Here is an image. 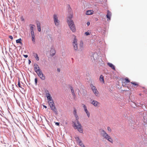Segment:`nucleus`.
I'll use <instances>...</instances> for the list:
<instances>
[{
  "instance_id": "2",
  "label": "nucleus",
  "mask_w": 147,
  "mask_h": 147,
  "mask_svg": "<svg viewBox=\"0 0 147 147\" xmlns=\"http://www.w3.org/2000/svg\"><path fill=\"white\" fill-rule=\"evenodd\" d=\"M76 118V122H73L74 127L75 129H77L78 131L81 133L83 132V129L82 128L81 124L78 121L79 117L77 114L74 115Z\"/></svg>"
},
{
  "instance_id": "26",
  "label": "nucleus",
  "mask_w": 147,
  "mask_h": 147,
  "mask_svg": "<svg viewBox=\"0 0 147 147\" xmlns=\"http://www.w3.org/2000/svg\"><path fill=\"white\" fill-rule=\"evenodd\" d=\"M78 144L80 146H81L82 147H85V146H84V145H83V144L82 143V141H80L79 142Z\"/></svg>"
},
{
  "instance_id": "21",
  "label": "nucleus",
  "mask_w": 147,
  "mask_h": 147,
  "mask_svg": "<svg viewBox=\"0 0 147 147\" xmlns=\"http://www.w3.org/2000/svg\"><path fill=\"white\" fill-rule=\"evenodd\" d=\"M99 80L100 82H102L103 83H104V77L102 75H101L100 76Z\"/></svg>"
},
{
  "instance_id": "5",
  "label": "nucleus",
  "mask_w": 147,
  "mask_h": 147,
  "mask_svg": "<svg viewBox=\"0 0 147 147\" xmlns=\"http://www.w3.org/2000/svg\"><path fill=\"white\" fill-rule=\"evenodd\" d=\"M53 19L54 23L56 26H58L60 22V21L58 19V16L56 14L53 15Z\"/></svg>"
},
{
  "instance_id": "22",
  "label": "nucleus",
  "mask_w": 147,
  "mask_h": 147,
  "mask_svg": "<svg viewBox=\"0 0 147 147\" xmlns=\"http://www.w3.org/2000/svg\"><path fill=\"white\" fill-rule=\"evenodd\" d=\"M82 105H83V107L84 108V111H85V112L86 113L87 111H88L85 105L84 104H83Z\"/></svg>"
},
{
  "instance_id": "4",
  "label": "nucleus",
  "mask_w": 147,
  "mask_h": 147,
  "mask_svg": "<svg viewBox=\"0 0 147 147\" xmlns=\"http://www.w3.org/2000/svg\"><path fill=\"white\" fill-rule=\"evenodd\" d=\"M102 137L111 143H113V139L107 133H105L104 135H103Z\"/></svg>"
},
{
  "instance_id": "16",
  "label": "nucleus",
  "mask_w": 147,
  "mask_h": 147,
  "mask_svg": "<svg viewBox=\"0 0 147 147\" xmlns=\"http://www.w3.org/2000/svg\"><path fill=\"white\" fill-rule=\"evenodd\" d=\"M36 24L38 31L39 32H40L41 30V28L40 27V23L39 22H38Z\"/></svg>"
},
{
  "instance_id": "11",
  "label": "nucleus",
  "mask_w": 147,
  "mask_h": 147,
  "mask_svg": "<svg viewBox=\"0 0 147 147\" xmlns=\"http://www.w3.org/2000/svg\"><path fill=\"white\" fill-rule=\"evenodd\" d=\"M73 16V13L72 12L71 13L69 14L67 18V22H68V21H73L71 19L72 18Z\"/></svg>"
},
{
  "instance_id": "40",
  "label": "nucleus",
  "mask_w": 147,
  "mask_h": 147,
  "mask_svg": "<svg viewBox=\"0 0 147 147\" xmlns=\"http://www.w3.org/2000/svg\"><path fill=\"white\" fill-rule=\"evenodd\" d=\"M139 95L140 96H141V95H142V94H141L140 93V94H139Z\"/></svg>"
},
{
  "instance_id": "33",
  "label": "nucleus",
  "mask_w": 147,
  "mask_h": 147,
  "mask_svg": "<svg viewBox=\"0 0 147 147\" xmlns=\"http://www.w3.org/2000/svg\"><path fill=\"white\" fill-rule=\"evenodd\" d=\"M35 84L36 85L37 84V79L36 78H35Z\"/></svg>"
},
{
  "instance_id": "39",
  "label": "nucleus",
  "mask_w": 147,
  "mask_h": 147,
  "mask_svg": "<svg viewBox=\"0 0 147 147\" xmlns=\"http://www.w3.org/2000/svg\"><path fill=\"white\" fill-rule=\"evenodd\" d=\"M57 71L59 72L60 71V70L59 69H57Z\"/></svg>"
},
{
  "instance_id": "29",
  "label": "nucleus",
  "mask_w": 147,
  "mask_h": 147,
  "mask_svg": "<svg viewBox=\"0 0 147 147\" xmlns=\"http://www.w3.org/2000/svg\"><path fill=\"white\" fill-rule=\"evenodd\" d=\"M87 115V116L88 118H89L90 117V113L88 111H87L86 113Z\"/></svg>"
},
{
  "instance_id": "1",
  "label": "nucleus",
  "mask_w": 147,
  "mask_h": 147,
  "mask_svg": "<svg viewBox=\"0 0 147 147\" xmlns=\"http://www.w3.org/2000/svg\"><path fill=\"white\" fill-rule=\"evenodd\" d=\"M46 95L49 105L51 109L56 114H57V111L56 108L55 106V103L51 96V95L48 91H46Z\"/></svg>"
},
{
  "instance_id": "44",
  "label": "nucleus",
  "mask_w": 147,
  "mask_h": 147,
  "mask_svg": "<svg viewBox=\"0 0 147 147\" xmlns=\"http://www.w3.org/2000/svg\"><path fill=\"white\" fill-rule=\"evenodd\" d=\"M98 18H97V19H96V20H97Z\"/></svg>"
},
{
  "instance_id": "37",
  "label": "nucleus",
  "mask_w": 147,
  "mask_h": 147,
  "mask_svg": "<svg viewBox=\"0 0 147 147\" xmlns=\"http://www.w3.org/2000/svg\"><path fill=\"white\" fill-rule=\"evenodd\" d=\"M56 124L57 125H59V123L58 122L56 123Z\"/></svg>"
},
{
  "instance_id": "9",
  "label": "nucleus",
  "mask_w": 147,
  "mask_h": 147,
  "mask_svg": "<svg viewBox=\"0 0 147 147\" xmlns=\"http://www.w3.org/2000/svg\"><path fill=\"white\" fill-rule=\"evenodd\" d=\"M38 76L42 80H45V76L43 74L42 71H39V72L37 73Z\"/></svg>"
},
{
  "instance_id": "10",
  "label": "nucleus",
  "mask_w": 147,
  "mask_h": 147,
  "mask_svg": "<svg viewBox=\"0 0 147 147\" xmlns=\"http://www.w3.org/2000/svg\"><path fill=\"white\" fill-rule=\"evenodd\" d=\"M111 12L109 10L107 11V13L106 15L107 18V20L109 21L111 20Z\"/></svg>"
},
{
  "instance_id": "45",
  "label": "nucleus",
  "mask_w": 147,
  "mask_h": 147,
  "mask_svg": "<svg viewBox=\"0 0 147 147\" xmlns=\"http://www.w3.org/2000/svg\"><path fill=\"white\" fill-rule=\"evenodd\" d=\"M98 18H97V19H96V20H97Z\"/></svg>"
},
{
  "instance_id": "24",
  "label": "nucleus",
  "mask_w": 147,
  "mask_h": 147,
  "mask_svg": "<svg viewBox=\"0 0 147 147\" xmlns=\"http://www.w3.org/2000/svg\"><path fill=\"white\" fill-rule=\"evenodd\" d=\"M75 140L78 143L81 141L79 138L78 137H77L75 138Z\"/></svg>"
},
{
  "instance_id": "28",
  "label": "nucleus",
  "mask_w": 147,
  "mask_h": 147,
  "mask_svg": "<svg viewBox=\"0 0 147 147\" xmlns=\"http://www.w3.org/2000/svg\"><path fill=\"white\" fill-rule=\"evenodd\" d=\"M73 113L74 115H76V114H77L76 110V109H74V111H73Z\"/></svg>"
},
{
  "instance_id": "23",
  "label": "nucleus",
  "mask_w": 147,
  "mask_h": 147,
  "mask_svg": "<svg viewBox=\"0 0 147 147\" xmlns=\"http://www.w3.org/2000/svg\"><path fill=\"white\" fill-rule=\"evenodd\" d=\"M125 81L124 82V83L127 84L128 83L130 82V81L127 78H126L125 80Z\"/></svg>"
},
{
  "instance_id": "27",
  "label": "nucleus",
  "mask_w": 147,
  "mask_h": 147,
  "mask_svg": "<svg viewBox=\"0 0 147 147\" xmlns=\"http://www.w3.org/2000/svg\"><path fill=\"white\" fill-rule=\"evenodd\" d=\"M131 83L133 84V85L137 87L138 86V84L136 82H131Z\"/></svg>"
},
{
  "instance_id": "34",
  "label": "nucleus",
  "mask_w": 147,
  "mask_h": 147,
  "mask_svg": "<svg viewBox=\"0 0 147 147\" xmlns=\"http://www.w3.org/2000/svg\"><path fill=\"white\" fill-rule=\"evenodd\" d=\"M9 38L11 40H12L13 39V37L12 36H9Z\"/></svg>"
},
{
  "instance_id": "6",
  "label": "nucleus",
  "mask_w": 147,
  "mask_h": 147,
  "mask_svg": "<svg viewBox=\"0 0 147 147\" xmlns=\"http://www.w3.org/2000/svg\"><path fill=\"white\" fill-rule=\"evenodd\" d=\"M74 36V39L73 42V45L74 49L76 51H77L78 50V46H77V39L76 38V36Z\"/></svg>"
},
{
  "instance_id": "19",
  "label": "nucleus",
  "mask_w": 147,
  "mask_h": 147,
  "mask_svg": "<svg viewBox=\"0 0 147 147\" xmlns=\"http://www.w3.org/2000/svg\"><path fill=\"white\" fill-rule=\"evenodd\" d=\"M30 29L31 30V32H34V27L35 26L34 25L30 24Z\"/></svg>"
},
{
  "instance_id": "43",
  "label": "nucleus",
  "mask_w": 147,
  "mask_h": 147,
  "mask_svg": "<svg viewBox=\"0 0 147 147\" xmlns=\"http://www.w3.org/2000/svg\"><path fill=\"white\" fill-rule=\"evenodd\" d=\"M29 62H31L29 60Z\"/></svg>"
},
{
  "instance_id": "18",
  "label": "nucleus",
  "mask_w": 147,
  "mask_h": 147,
  "mask_svg": "<svg viewBox=\"0 0 147 147\" xmlns=\"http://www.w3.org/2000/svg\"><path fill=\"white\" fill-rule=\"evenodd\" d=\"M70 89L71 90V93L72 94L74 97H75L76 96V95L75 94L74 91L73 89V87L71 86L70 87Z\"/></svg>"
},
{
  "instance_id": "13",
  "label": "nucleus",
  "mask_w": 147,
  "mask_h": 147,
  "mask_svg": "<svg viewBox=\"0 0 147 147\" xmlns=\"http://www.w3.org/2000/svg\"><path fill=\"white\" fill-rule=\"evenodd\" d=\"M99 131L100 135L102 137L103 136V135H104L106 133V132L102 129H100Z\"/></svg>"
},
{
  "instance_id": "35",
  "label": "nucleus",
  "mask_w": 147,
  "mask_h": 147,
  "mask_svg": "<svg viewBox=\"0 0 147 147\" xmlns=\"http://www.w3.org/2000/svg\"><path fill=\"white\" fill-rule=\"evenodd\" d=\"M23 56L25 58H27L28 57V55H24Z\"/></svg>"
},
{
  "instance_id": "12",
  "label": "nucleus",
  "mask_w": 147,
  "mask_h": 147,
  "mask_svg": "<svg viewBox=\"0 0 147 147\" xmlns=\"http://www.w3.org/2000/svg\"><path fill=\"white\" fill-rule=\"evenodd\" d=\"M91 103L95 107H97L100 104L98 102L95 100H93Z\"/></svg>"
},
{
  "instance_id": "25",
  "label": "nucleus",
  "mask_w": 147,
  "mask_h": 147,
  "mask_svg": "<svg viewBox=\"0 0 147 147\" xmlns=\"http://www.w3.org/2000/svg\"><path fill=\"white\" fill-rule=\"evenodd\" d=\"M16 42L17 43H22V39L21 38H19L18 40H16Z\"/></svg>"
},
{
  "instance_id": "14",
  "label": "nucleus",
  "mask_w": 147,
  "mask_h": 147,
  "mask_svg": "<svg viewBox=\"0 0 147 147\" xmlns=\"http://www.w3.org/2000/svg\"><path fill=\"white\" fill-rule=\"evenodd\" d=\"M31 36H32V42L33 43H34L35 42V39L34 38L35 37V35L34 33V32H31Z\"/></svg>"
},
{
  "instance_id": "31",
  "label": "nucleus",
  "mask_w": 147,
  "mask_h": 147,
  "mask_svg": "<svg viewBox=\"0 0 147 147\" xmlns=\"http://www.w3.org/2000/svg\"><path fill=\"white\" fill-rule=\"evenodd\" d=\"M107 130L109 132H111V129L109 127H108L107 128Z\"/></svg>"
},
{
  "instance_id": "20",
  "label": "nucleus",
  "mask_w": 147,
  "mask_h": 147,
  "mask_svg": "<svg viewBox=\"0 0 147 147\" xmlns=\"http://www.w3.org/2000/svg\"><path fill=\"white\" fill-rule=\"evenodd\" d=\"M33 55L37 61H38L39 60V58L37 54L34 53H33Z\"/></svg>"
},
{
  "instance_id": "3",
  "label": "nucleus",
  "mask_w": 147,
  "mask_h": 147,
  "mask_svg": "<svg viewBox=\"0 0 147 147\" xmlns=\"http://www.w3.org/2000/svg\"><path fill=\"white\" fill-rule=\"evenodd\" d=\"M68 24L72 31L74 32L76 31V28L73 21H69L67 22Z\"/></svg>"
},
{
  "instance_id": "32",
  "label": "nucleus",
  "mask_w": 147,
  "mask_h": 147,
  "mask_svg": "<svg viewBox=\"0 0 147 147\" xmlns=\"http://www.w3.org/2000/svg\"><path fill=\"white\" fill-rule=\"evenodd\" d=\"M85 34L86 35H89L90 34V33L89 32H85Z\"/></svg>"
},
{
  "instance_id": "38",
  "label": "nucleus",
  "mask_w": 147,
  "mask_h": 147,
  "mask_svg": "<svg viewBox=\"0 0 147 147\" xmlns=\"http://www.w3.org/2000/svg\"><path fill=\"white\" fill-rule=\"evenodd\" d=\"M44 106V107L45 108H47V107L46 106H45V105H44V106Z\"/></svg>"
},
{
  "instance_id": "41",
  "label": "nucleus",
  "mask_w": 147,
  "mask_h": 147,
  "mask_svg": "<svg viewBox=\"0 0 147 147\" xmlns=\"http://www.w3.org/2000/svg\"><path fill=\"white\" fill-rule=\"evenodd\" d=\"M51 50H54V49H52Z\"/></svg>"
},
{
  "instance_id": "7",
  "label": "nucleus",
  "mask_w": 147,
  "mask_h": 147,
  "mask_svg": "<svg viewBox=\"0 0 147 147\" xmlns=\"http://www.w3.org/2000/svg\"><path fill=\"white\" fill-rule=\"evenodd\" d=\"M90 87H91V88L95 94L96 96H97L98 94V92L96 88L92 85H90Z\"/></svg>"
},
{
  "instance_id": "42",
  "label": "nucleus",
  "mask_w": 147,
  "mask_h": 147,
  "mask_svg": "<svg viewBox=\"0 0 147 147\" xmlns=\"http://www.w3.org/2000/svg\"><path fill=\"white\" fill-rule=\"evenodd\" d=\"M29 62H31L29 60Z\"/></svg>"
},
{
  "instance_id": "30",
  "label": "nucleus",
  "mask_w": 147,
  "mask_h": 147,
  "mask_svg": "<svg viewBox=\"0 0 147 147\" xmlns=\"http://www.w3.org/2000/svg\"><path fill=\"white\" fill-rule=\"evenodd\" d=\"M18 86L20 87V88H22V86L21 85V84L20 83V80H19V81H18Z\"/></svg>"
},
{
  "instance_id": "8",
  "label": "nucleus",
  "mask_w": 147,
  "mask_h": 147,
  "mask_svg": "<svg viewBox=\"0 0 147 147\" xmlns=\"http://www.w3.org/2000/svg\"><path fill=\"white\" fill-rule=\"evenodd\" d=\"M34 69L35 71L37 74L39 72V71H41L39 66L37 64H35L34 65Z\"/></svg>"
},
{
  "instance_id": "15",
  "label": "nucleus",
  "mask_w": 147,
  "mask_h": 147,
  "mask_svg": "<svg viewBox=\"0 0 147 147\" xmlns=\"http://www.w3.org/2000/svg\"><path fill=\"white\" fill-rule=\"evenodd\" d=\"M94 11L92 10H89L87 11L86 13V14L87 15H91L93 14Z\"/></svg>"
},
{
  "instance_id": "36",
  "label": "nucleus",
  "mask_w": 147,
  "mask_h": 147,
  "mask_svg": "<svg viewBox=\"0 0 147 147\" xmlns=\"http://www.w3.org/2000/svg\"><path fill=\"white\" fill-rule=\"evenodd\" d=\"M87 25L88 26L90 24V22H88L87 23Z\"/></svg>"
},
{
  "instance_id": "17",
  "label": "nucleus",
  "mask_w": 147,
  "mask_h": 147,
  "mask_svg": "<svg viewBox=\"0 0 147 147\" xmlns=\"http://www.w3.org/2000/svg\"><path fill=\"white\" fill-rule=\"evenodd\" d=\"M108 65L112 69L115 70V68L114 65L111 63H108Z\"/></svg>"
}]
</instances>
